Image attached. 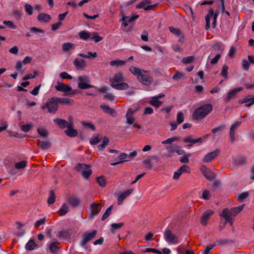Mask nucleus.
I'll list each match as a JSON object with an SVG mask.
<instances>
[{
    "instance_id": "8",
    "label": "nucleus",
    "mask_w": 254,
    "mask_h": 254,
    "mask_svg": "<svg viewBox=\"0 0 254 254\" xmlns=\"http://www.w3.org/2000/svg\"><path fill=\"white\" fill-rule=\"evenodd\" d=\"M150 3L151 1L150 0H144L137 4L136 8L137 9L143 8L145 10L153 9L157 5V4L147 6V4H150Z\"/></svg>"
},
{
    "instance_id": "5",
    "label": "nucleus",
    "mask_w": 254,
    "mask_h": 254,
    "mask_svg": "<svg viewBox=\"0 0 254 254\" xmlns=\"http://www.w3.org/2000/svg\"><path fill=\"white\" fill-rule=\"evenodd\" d=\"M78 87L80 89H85L89 88L94 87V86L88 84L90 79L86 75L79 76L78 77Z\"/></svg>"
},
{
    "instance_id": "44",
    "label": "nucleus",
    "mask_w": 254,
    "mask_h": 254,
    "mask_svg": "<svg viewBox=\"0 0 254 254\" xmlns=\"http://www.w3.org/2000/svg\"><path fill=\"white\" fill-rule=\"evenodd\" d=\"M96 180H97V183L100 187L104 188L106 186V181L103 176H100V177H97L96 179Z\"/></svg>"
},
{
    "instance_id": "6",
    "label": "nucleus",
    "mask_w": 254,
    "mask_h": 254,
    "mask_svg": "<svg viewBox=\"0 0 254 254\" xmlns=\"http://www.w3.org/2000/svg\"><path fill=\"white\" fill-rule=\"evenodd\" d=\"M219 14L218 11H214L212 8L210 9L208 11L207 14L205 16L206 21L205 29L208 30L210 28V18L211 17H213V21H216L218 15Z\"/></svg>"
},
{
    "instance_id": "49",
    "label": "nucleus",
    "mask_w": 254,
    "mask_h": 254,
    "mask_svg": "<svg viewBox=\"0 0 254 254\" xmlns=\"http://www.w3.org/2000/svg\"><path fill=\"white\" fill-rule=\"evenodd\" d=\"M229 67L226 64H224L222 66V69L220 73V75L224 77L225 78H227L228 77V69Z\"/></svg>"
},
{
    "instance_id": "53",
    "label": "nucleus",
    "mask_w": 254,
    "mask_h": 254,
    "mask_svg": "<svg viewBox=\"0 0 254 254\" xmlns=\"http://www.w3.org/2000/svg\"><path fill=\"white\" fill-rule=\"evenodd\" d=\"M184 115L182 112H180L178 113L177 116V123L178 125L182 124L184 121Z\"/></svg>"
},
{
    "instance_id": "52",
    "label": "nucleus",
    "mask_w": 254,
    "mask_h": 254,
    "mask_svg": "<svg viewBox=\"0 0 254 254\" xmlns=\"http://www.w3.org/2000/svg\"><path fill=\"white\" fill-rule=\"evenodd\" d=\"M191 156L190 153L185 154L183 156L180 158V161L183 163H188L189 162V158Z\"/></svg>"
},
{
    "instance_id": "12",
    "label": "nucleus",
    "mask_w": 254,
    "mask_h": 254,
    "mask_svg": "<svg viewBox=\"0 0 254 254\" xmlns=\"http://www.w3.org/2000/svg\"><path fill=\"white\" fill-rule=\"evenodd\" d=\"M241 124V122H236L234 123L230 127L229 135L232 143H233L235 140V130Z\"/></svg>"
},
{
    "instance_id": "27",
    "label": "nucleus",
    "mask_w": 254,
    "mask_h": 254,
    "mask_svg": "<svg viewBox=\"0 0 254 254\" xmlns=\"http://www.w3.org/2000/svg\"><path fill=\"white\" fill-rule=\"evenodd\" d=\"M67 200L68 203L73 207H76L80 204L79 199L76 196L68 197Z\"/></svg>"
},
{
    "instance_id": "42",
    "label": "nucleus",
    "mask_w": 254,
    "mask_h": 254,
    "mask_svg": "<svg viewBox=\"0 0 254 254\" xmlns=\"http://www.w3.org/2000/svg\"><path fill=\"white\" fill-rule=\"evenodd\" d=\"M56 196L53 190L50 191V195L48 198L47 202L50 204H53L55 201Z\"/></svg>"
},
{
    "instance_id": "2",
    "label": "nucleus",
    "mask_w": 254,
    "mask_h": 254,
    "mask_svg": "<svg viewBox=\"0 0 254 254\" xmlns=\"http://www.w3.org/2000/svg\"><path fill=\"white\" fill-rule=\"evenodd\" d=\"M213 110V106L211 104H206L196 108L192 115L193 120H201L207 116Z\"/></svg>"
},
{
    "instance_id": "25",
    "label": "nucleus",
    "mask_w": 254,
    "mask_h": 254,
    "mask_svg": "<svg viewBox=\"0 0 254 254\" xmlns=\"http://www.w3.org/2000/svg\"><path fill=\"white\" fill-rule=\"evenodd\" d=\"M37 145L42 150H47L51 147V143L48 140L40 141V140H38L37 141Z\"/></svg>"
},
{
    "instance_id": "21",
    "label": "nucleus",
    "mask_w": 254,
    "mask_h": 254,
    "mask_svg": "<svg viewBox=\"0 0 254 254\" xmlns=\"http://www.w3.org/2000/svg\"><path fill=\"white\" fill-rule=\"evenodd\" d=\"M133 191V189H130L127 190L126 192L120 194L118 198V204L121 205L123 203V201L126 199L129 195L132 193Z\"/></svg>"
},
{
    "instance_id": "63",
    "label": "nucleus",
    "mask_w": 254,
    "mask_h": 254,
    "mask_svg": "<svg viewBox=\"0 0 254 254\" xmlns=\"http://www.w3.org/2000/svg\"><path fill=\"white\" fill-rule=\"evenodd\" d=\"M193 56H189L186 58H184L182 60V62L185 64H189L191 63L194 60Z\"/></svg>"
},
{
    "instance_id": "18",
    "label": "nucleus",
    "mask_w": 254,
    "mask_h": 254,
    "mask_svg": "<svg viewBox=\"0 0 254 254\" xmlns=\"http://www.w3.org/2000/svg\"><path fill=\"white\" fill-rule=\"evenodd\" d=\"M100 108L104 111L105 113L111 115L112 117H115L117 116V111L108 105L104 104L101 105L100 106Z\"/></svg>"
},
{
    "instance_id": "40",
    "label": "nucleus",
    "mask_w": 254,
    "mask_h": 254,
    "mask_svg": "<svg viewBox=\"0 0 254 254\" xmlns=\"http://www.w3.org/2000/svg\"><path fill=\"white\" fill-rule=\"evenodd\" d=\"M225 127L224 125H221L213 129H211V133L214 135L215 134L218 133L219 134L224 130Z\"/></svg>"
},
{
    "instance_id": "9",
    "label": "nucleus",
    "mask_w": 254,
    "mask_h": 254,
    "mask_svg": "<svg viewBox=\"0 0 254 254\" xmlns=\"http://www.w3.org/2000/svg\"><path fill=\"white\" fill-rule=\"evenodd\" d=\"M220 150L217 149L214 151L207 153L203 158V162L208 163L213 160L220 153Z\"/></svg>"
},
{
    "instance_id": "60",
    "label": "nucleus",
    "mask_w": 254,
    "mask_h": 254,
    "mask_svg": "<svg viewBox=\"0 0 254 254\" xmlns=\"http://www.w3.org/2000/svg\"><path fill=\"white\" fill-rule=\"evenodd\" d=\"M22 62L21 61H18L15 65L16 69L21 74L24 73V69H22Z\"/></svg>"
},
{
    "instance_id": "29",
    "label": "nucleus",
    "mask_w": 254,
    "mask_h": 254,
    "mask_svg": "<svg viewBox=\"0 0 254 254\" xmlns=\"http://www.w3.org/2000/svg\"><path fill=\"white\" fill-rule=\"evenodd\" d=\"M71 235V231L69 229L63 230L59 232L58 236L60 238L67 239L69 238Z\"/></svg>"
},
{
    "instance_id": "37",
    "label": "nucleus",
    "mask_w": 254,
    "mask_h": 254,
    "mask_svg": "<svg viewBox=\"0 0 254 254\" xmlns=\"http://www.w3.org/2000/svg\"><path fill=\"white\" fill-rule=\"evenodd\" d=\"M69 211V207L66 203H64L58 212L60 216L65 215Z\"/></svg>"
},
{
    "instance_id": "1",
    "label": "nucleus",
    "mask_w": 254,
    "mask_h": 254,
    "mask_svg": "<svg viewBox=\"0 0 254 254\" xmlns=\"http://www.w3.org/2000/svg\"><path fill=\"white\" fill-rule=\"evenodd\" d=\"M129 70L133 74L137 76L138 80L143 84L148 86L153 82V78L147 74V71L135 66H131Z\"/></svg>"
},
{
    "instance_id": "43",
    "label": "nucleus",
    "mask_w": 254,
    "mask_h": 254,
    "mask_svg": "<svg viewBox=\"0 0 254 254\" xmlns=\"http://www.w3.org/2000/svg\"><path fill=\"white\" fill-rule=\"evenodd\" d=\"M208 180L212 181L216 178V174L212 172L208 171L203 175Z\"/></svg>"
},
{
    "instance_id": "33",
    "label": "nucleus",
    "mask_w": 254,
    "mask_h": 254,
    "mask_svg": "<svg viewBox=\"0 0 254 254\" xmlns=\"http://www.w3.org/2000/svg\"><path fill=\"white\" fill-rule=\"evenodd\" d=\"M149 103L156 108H159L162 104V102L155 97L151 98V100L149 101Z\"/></svg>"
},
{
    "instance_id": "31",
    "label": "nucleus",
    "mask_w": 254,
    "mask_h": 254,
    "mask_svg": "<svg viewBox=\"0 0 254 254\" xmlns=\"http://www.w3.org/2000/svg\"><path fill=\"white\" fill-rule=\"evenodd\" d=\"M111 86L114 89L119 90L126 89L129 87L128 84L126 82L111 84Z\"/></svg>"
},
{
    "instance_id": "23",
    "label": "nucleus",
    "mask_w": 254,
    "mask_h": 254,
    "mask_svg": "<svg viewBox=\"0 0 254 254\" xmlns=\"http://www.w3.org/2000/svg\"><path fill=\"white\" fill-rule=\"evenodd\" d=\"M118 158L121 160L120 161L112 163L111 165L116 166L117 165L122 164L126 161H128L129 159H128V154L126 153H122L119 156Z\"/></svg>"
},
{
    "instance_id": "38",
    "label": "nucleus",
    "mask_w": 254,
    "mask_h": 254,
    "mask_svg": "<svg viewBox=\"0 0 254 254\" xmlns=\"http://www.w3.org/2000/svg\"><path fill=\"white\" fill-rule=\"evenodd\" d=\"M240 103H247L246 104V107H250L252 105L254 104V98H249L246 97L244 99H243V101L242 102H239Z\"/></svg>"
},
{
    "instance_id": "58",
    "label": "nucleus",
    "mask_w": 254,
    "mask_h": 254,
    "mask_svg": "<svg viewBox=\"0 0 254 254\" xmlns=\"http://www.w3.org/2000/svg\"><path fill=\"white\" fill-rule=\"evenodd\" d=\"M24 7L25 11L29 15L32 14L33 8L30 4L26 3L24 5Z\"/></svg>"
},
{
    "instance_id": "62",
    "label": "nucleus",
    "mask_w": 254,
    "mask_h": 254,
    "mask_svg": "<svg viewBox=\"0 0 254 254\" xmlns=\"http://www.w3.org/2000/svg\"><path fill=\"white\" fill-rule=\"evenodd\" d=\"M249 193L247 191L243 192L238 195V199L239 201H242L244 199L248 197Z\"/></svg>"
},
{
    "instance_id": "28",
    "label": "nucleus",
    "mask_w": 254,
    "mask_h": 254,
    "mask_svg": "<svg viewBox=\"0 0 254 254\" xmlns=\"http://www.w3.org/2000/svg\"><path fill=\"white\" fill-rule=\"evenodd\" d=\"M138 15H135L131 17L129 16H123L122 20L124 21V25L125 27L128 26L129 23H131L136 20L138 17Z\"/></svg>"
},
{
    "instance_id": "50",
    "label": "nucleus",
    "mask_w": 254,
    "mask_h": 254,
    "mask_svg": "<svg viewBox=\"0 0 254 254\" xmlns=\"http://www.w3.org/2000/svg\"><path fill=\"white\" fill-rule=\"evenodd\" d=\"M109 139L107 137H104L102 141V144L98 146V148L100 150H103L108 144Z\"/></svg>"
},
{
    "instance_id": "61",
    "label": "nucleus",
    "mask_w": 254,
    "mask_h": 254,
    "mask_svg": "<svg viewBox=\"0 0 254 254\" xmlns=\"http://www.w3.org/2000/svg\"><path fill=\"white\" fill-rule=\"evenodd\" d=\"M179 171L182 172V174L184 173H190V167L186 165L181 166L179 169Z\"/></svg>"
},
{
    "instance_id": "32",
    "label": "nucleus",
    "mask_w": 254,
    "mask_h": 254,
    "mask_svg": "<svg viewBox=\"0 0 254 254\" xmlns=\"http://www.w3.org/2000/svg\"><path fill=\"white\" fill-rule=\"evenodd\" d=\"M58 101L59 103L63 105H72L74 104V101L72 99L67 98H59L58 97Z\"/></svg>"
},
{
    "instance_id": "47",
    "label": "nucleus",
    "mask_w": 254,
    "mask_h": 254,
    "mask_svg": "<svg viewBox=\"0 0 254 254\" xmlns=\"http://www.w3.org/2000/svg\"><path fill=\"white\" fill-rule=\"evenodd\" d=\"M112 207H113V205H111L106 209V211L105 212V213L103 214V215L102 216V218H101L102 220L103 221V220H105L106 218H107L110 215V214H111V212H112Z\"/></svg>"
},
{
    "instance_id": "20",
    "label": "nucleus",
    "mask_w": 254,
    "mask_h": 254,
    "mask_svg": "<svg viewBox=\"0 0 254 254\" xmlns=\"http://www.w3.org/2000/svg\"><path fill=\"white\" fill-rule=\"evenodd\" d=\"M124 80L123 75L120 72L116 73L113 78H110L111 84H117L119 82H122Z\"/></svg>"
},
{
    "instance_id": "11",
    "label": "nucleus",
    "mask_w": 254,
    "mask_h": 254,
    "mask_svg": "<svg viewBox=\"0 0 254 254\" xmlns=\"http://www.w3.org/2000/svg\"><path fill=\"white\" fill-rule=\"evenodd\" d=\"M214 212L212 210H208L205 211L201 217L200 223L203 226H206L207 224V220L214 214Z\"/></svg>"
},
{
    "instance_id": "26",
    "label": "nucleus",
    "mask_w": 254,
    "mask_h": 254,
    "mask_svg": "<svg viewBox=\"0 0 254 254\" xmlns=\"http://www.w3.org/2000/svg\"><path fill=\"white\" fill-rule=\"evenodd\" d=\"M169 29L171 33L175 34L176 36L180 37L181 38L179 41L182 42L184 38V36L179 29L171 26L169 27Z\"/></svg>"
},
{
    "instance_id": "22",
    "label": "nucleus",
    "mask_w": 254,
    "mask_h": 254,
    "mask_svg": "<svg viewBox=\"0 0 254 254\" xmlns=\"http://www.w3.org/2000/svg\"><path fill=\"white\" fill-rule=\"evenodd\" d=\"M247 162L246 159L242 156H236L233 158V163L234 165H243Z\"/></svg>"
},
{
    "instance_id": "10",
    "label": "nucleus",
    "mask_w": 254,
    "mask_h": 254,
    "mask_svg": "<svg viewBox=\"0 0 254 254\" xmlns=\"http://www.w3.org/2000/svg\"><path fill=\"white\" fill-rule=\"evenodd\" d=\"M232 215L233 214L231 209L230 210L227 208L224 209L222 212L220 214V216L224 217L226 220V222H229L231 225L233 224Z\"/></svg>"
},
{
    "instance_id": "41",
    "label": "nucleus",
    "mask_w": 254,
    "mask_h": 254,
    "mask_svg": "<svg viewBox=\"0 0 254 254\" xmlns=\"http://www.w3.org/2000/svg\"><path fill=\"white\" fill-rule=\"evenodd\" d=\"M245 204L241 205L236 207H233L231 208V211L232 212L233 215L236 216L237 214L239 213L244 209Z\"/></svg>"
},
{
    "instance_id": "35",
    "label": "nucleus",
    "mask_w": 254,
    "mask_h": 254,
    "mask_svg": "<svg viewBox=\"0 0 254 254\" xmlns=\"http://www.w3.org/2000/svg\"><path fill=\"white\" fill-rule=\"evenodd\" d=\"M37 247V245L32 239L30 240L25 245V249L28 251H32Z\"/></svg>"
},
{
    "instance_id": "30",
    "label": "nucleus",
    "mask_w": 254,
    "mask_h": 254,
    "mask_svg": "<svg viewBox=\"0 0 254 254\" xmlns=\"http://www.w3.org/2000/svg\"><path fill=\"white\" fill-rule=\"evenodd\" d=\"M37 19L39 22H48L51 19V17L49 14L41 13L38 15Z\"/></svg>"
},
{
    "instance_id": "34",
    "label": "nucleus",
    "mask_w": 254,
    "mask_h": 254,
    "mask_svg": "<svg viewBox=\"0 0 254 254\" xmlns=\"http://www.w3.org/2000/svg\"><path fill=\"white\" fill-rule=\"evenodd\" d=\"M90 168V166L84 163H78L75 167V170L78 172H80L81 173L83 171H84L87 169H89Z\"/></svg>"
},
{
    "instance_id": "36",
    "label": "nucleus",
    "mask_w": 254,
    "mask_h": 254,
    "mask_svg": "<svg viewBox=\"0 0 254 254\" xmlns=\"http://www.w3.org/2000/svg\"><path fill=\"white\" fill-rule=\"evenodd\" d=\"M124 225V222L119 223H112L111 224V232L112 234H115L117 229H121Z\"/></svg>"
},
{
    "instance_id": "15",
    "label": "nucleus",
    "mask_w": 254,
    "mask_h": 254,
    "mask_svg": "<svg viewBox=\"0 0 254 254\" xmlns=\"http://www.w3.org/2000/svg\"><path fill=\"white\" fill-rule=\"evenodd\" d=\"M73 124H70L68 126V127L66 130H64L65 134L70 137H75L77 135L78 132L76 129L73 128Z\"/></svg>"
},
{
    "instance_id": "19",
    "label": "nucleus",
    "mask_w": 254,
    "mask_h": 254,
    "mask_svg": "<svg viewBox=\"0 0 254 254\" xmlns=\"http://www.w3.org/2000/svg\"><path fill=\"white\" fill-rule=\"evenodd\" d=\"M100 203H93L90 205L91 209V216L94 217L97 215L100 211L101 208L100 207Z\"/></svg>"
},
{
    "instance_id": "13",
    "label": "nucleus",
    "mask_w": 254,
    "mask_h": 254,
    "mask_svg": "<svg viewBox=\"0 0 254 254\" xmlns=\"http://www.w3.org/2000/svg\"><path fill=\"white\" fill-rule=\"evenodd\" d=\"M243 90V88L238 87L233 89L228 92L227 97L225 98V101L229 102L231 99L236 97V94L240 91Z\"/></svg>"
},
{
    "instance_id": "14",
    "label": "nucleus",
    "mask_w": 254,
    "mask_h": 254,
    "mask_svg": "<svg viewBox=\"0 0 254 254\" xmlns=\"http://www.w3.org/2000/svg\"><path fill=\"white\" fill-rule=\"evenodd\" d=\"M56 89L58 91L67 93L71 91V87L67 84L63 83L58 82L57 85L55 86Z\"/></svg>"
},
{
    "instance_id": "56",
    "label": "nucleus",
    "mask_w": 254,
    "mask_h": 254,
    "mask_svg": "<svg viewBox=\"0 0 254 254\" xmlns=\"http://www.w3.org/2000/svg\"><path fill=\"white\" fill-rule=\"evenodd\" d=\"M179 139V138L178 137H176V136H174V137H171V138H169L165 140H164L162 142V143L163 144H171L174 141H177Z\"/></svg>"
},
{
    "instance_id": "3",
    "label": "nucleus",
    "mask_w": 254,
    "mask_h": 254,
    "mask_svg": "<svg viewBox=\"0 0 254 254\" xmlns=\"http://www.w3.org/2000/svg\"><path fill=\"white\" fill-rule=\"evenodd\" d=\"M59 102L58 97H52L49 98L47 102L41 107L42 109H48V112L50 113L55 114L58 109Z\"/></svg>"
},
{
    "instance_id": "7",
    "label": "nucleus",
    "mask_w": 254,
    "mask_h": 254,
    "mask_svg": "<svg viewBox=\"0 0 254 254\" xmlns=\"http://www.w3.org/2000/svg\"><path fill=\"white\" fill-rule=\"evenodd\" d=\"M97 234V231L93 230L91 232H85L82 235V239L80 242V245L84 247L87 243L93 239Z\"/></svg>"
},
{
    "instance_id": "55",
    "label": "nucleus",
    "mask_w": 254,
    "mask_h": 254,
    "mask_svg": "<svg viewBox=\"0 0 254 254\" xmlns=\"http://www.w3.org/2000/svg\"><path fill=\"white\" fill-rule=\"evenodd\" d=\"M46 218L44 217L37 221L34 224V227L36 228H39L41 225H44L46 223Z\"/></svg>"
},
{
    "instance_id": "24",
    "label": "nucleus",
    "mask_w": 254,
    "mask_h": 254,
    "mask_svg": "<svg viewBox=\"0 0 254 254\" xmlns=\"http://www.w3.org/2000/svg\"><path fill=\"white\" fill-rule=\"evenodd\" d=\"M203 138L199 137L196 139L191 138L190 137H186L184 138V142H191V144H189L187 145L188 147H190L192 146L193 144L196 143H202Z\"/></svg>"
},
{
    "instance_id": "64",
    "label": "nucleus",
    "mask_w": 254,
    "mask_h": 254,
    "mask_svg": "<svg viewBox=\"0 0 254 254\" xmlns=\"http://www.w3.org/2000/svg\"><path fill=\"white\" fill-rule=\"evenodd\" d=\"M73 44L71 43H65L63 45V49L64 51H68L73 46Z\"/></svg>"
},
{
    "instance_id": "45",
    "label": "nucleus",
    "mask_w": 254,
    "mask_h": 254,
    "mask_svg": "<svg viewBox=\"0 0 254 254\" xmlns=\"http://www.w3.org/2000/svg\"><path fill=\"white\" fill-rule=\"evenodd\" d=\"M27 164L26 161H21L15 164V168L17 169H24Z\"/></svg>"
},
{
    "instance_id": "4",
    "label": "nucleus",
    "mask_w": 254,
    "mask_h": 254,
    "mask_svg": "<svg viewBox=\"0 0 254 254\" xmlns=\"http://www.w3.org/2000/svg\"><path fill=\"white\" fill-rule=\"evenodd\" d=\"M164 239L169 244L173 245L178 243L179 237L169 228H166L164 232Z\"/></svg>"
},
{
    "instance_id": "46",
    "label": "nucleus",
    "mask_w": 254,
    "mask_h": 254,
    "mask_svg": "<svg viewBox=\"0 0 254 254\" xmlns=\"http://www.w3.org/2000/svg\"><path fill=\"white\" fill-rule=\"evenodd\" d=\"M126 62L120 60H114L110 62V65L111 66H122L125 64Z\"/></svg>"
},
{
    "instance_id": "16",
    "label": "nucleus",
    "mask_w": 254,
    "mask_h": 254,
    "mask_svg": "<svg viewBox=\"0 0 254 254\" xmlns=\"http://www.w3.org/2000/svg\"><path fill=\"white\" fill-rule=\"evenodd\" d=\"M74 65L77 70H83L86 66L85 61L83 59L76 58L74 61Z\"/></svg>"
},
{
    "instance_id": "59",
    "label": "nucleus",
    "mask_w": 254,
    "mask_h": 254,
    "mask_svg": "<svg viewBox=\"0 0 254 254\" xmlns=\"http://www.w3.org/2000/svg\"><path fill=\"white\" fill-rule=\"evenodd\" d=\"M100 141L98 135L93 136L90 140V143L91 145H96Z\"/></svg>"
},
{
    "instance_id": "48",
    "label": "nucleus",
    "mask_w": 254,
    "mask_h": 254,
    "mask_svg": "<svg viewBox=\"0 0 254 254\" xmlns=\"http://www.w3.org/2000/svg\"><path fill=\"white\" fill-rule=\"evenodd\" d=\"M92 171L90 169H87L86 170L83 171L81 173L82 176L85 179H88L92 174Z\"/></svg>"
},
{
    "instance_id": "54",
    "label": "nucleus",
    "mask_w": 254,
    "mask_h": 254,
    "mask_svg": "<svg viewBox=\"0 0 254 254\" xmlns=\"http://www.w3.org/2000/svg\"><path fill=\"white\" fill-rule=\"evenodd\" d=\"M38 133L43 137H46L48 136V133L46 129L43 128H38L37 129Z\"/></svg>"
},
{
    "instance_id": "57",
    "label": "nucleus",
    "mask_w": 254,
    "mask_h": 254,
    "mask_svg": "<svg viewBox=\"0 0 254 254\" xmlns=\"http://www.w3.org/2000/svg\"><path fill=\"white\" fill-rule=\"evenodd\" d=\"M33 73H34L33 74H28L26 75L23 78V80H28V79H33V78L35 77L36 75H38L39 74V72L35 70V71H34Z\"/></svg>"
},
{
    "instance_id": "39",
    "label": "nucleus",
    "mask_w": 254,
    "mask_h": 254,
    "mask_svg": "<svg viewBox=\"0 0 254 254\" xmlns=\"http://www.w3.org/2000/svg\"><path fill=\"white\" fill-rule=\"evenodd\" d=\"M79 37L81 39L87 40L90 37V33L86 31H81L78 34Z\"/></svg>"
},
{
    "instance_id": "17",
    "label": "nucleus",
    "mask_w": 254,
    "mask_h": 254,
    "mask_svg": "<svg viewBox=\"0 0 254 254\" xmlns=\"http://www.w3.org/2000/svg\"><path fill=\"white\" fill-rule=\"evenodd\" d=\"M54 122L56 124L61 128L64 129L65 127L67 128L70 124L73 122H68L65 120L60 118H56L54 120Z\"/></svg>"
},
{
    "instance_id": "51",
    "label": "nucleus",
    "mask_w": 254,
    "mask_h": 254,
    "mask_svg": "<svg viewBox=\"0 0 254 254\" xmlns=\"http://www.w3.org/2000/svg\"><path fill=\"white\" fill-rule=\"evenodd\" d=\"M33 124L30 123V124L22 125L21 126L20 128L23 131H24L25 132H27L32 129V128L33 127Z\"/></svg>"
}]
</instances>
